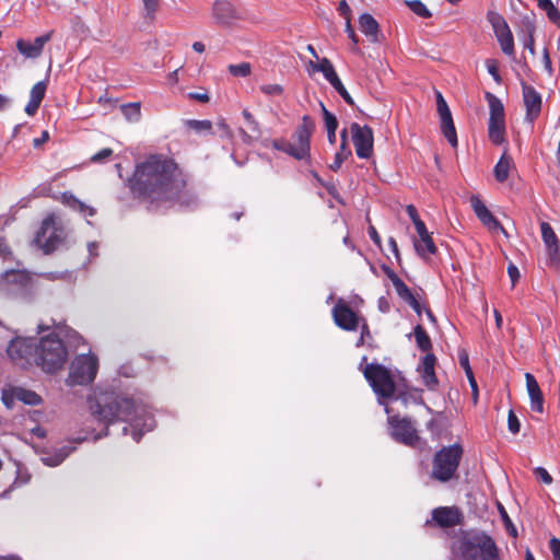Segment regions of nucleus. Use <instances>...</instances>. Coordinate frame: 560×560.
<instances>
[{"mask_svg":"<svg viewBox=\"0 0 560 560\" xmlns=\"http://www.w3.org/2000/svg\"><path fill=\"white\" fill-rule=\"evenodd\" d=\"M89 409L98 422L108 427L115 421H128L130 427L122 429V434L131 431V436L139 442L145 432L152 431L155 421L144 406L137 404L132 398L113 392H103L89 396ZM108 434V428L95 436V440Z\"/></svg>","mask_w":560,"mask_h":560,"instance_id":"1","label":"nucleus"},{"mask_svg":"<svg viewBox=\"0 0 560 560\" xmlns=\"http://www.w3.org/2000/svg\"><path fill=\"white\" fill-rule=\"evenodd\" d=\"M129 185L138 197L158 201L177 197L185 182L172 160L151 155L137 164Z\"/></svg>","mask_w":560,"mask_h":560,"instance_id":"2","label":"nucleus"},{"mask_svg":"<svg viewBox=\"0 0 560 560\" xmlns=\"http://www.w3.org/2000/svg\"><path fill=\"white\" fill-rule=\"evenodd\" d=\"M68 351L61 339L49 334L36 342L34 363L46 373H55L63 368Z\"/></svg>","mask_w":560,"mask_h":560,"instance_id":"3","label":"nucleus"},{"mask_svg":"<svg viewBox=\"0 0 560 560\" xmlns=\"http://www.w3.org/2000/svg\"><path fill=\"white\" fill-rule=\"evenodd\" d=\"M464 560H500L499 549L491 536L485 532H467L459 540Z\"/></svg>","mask_w":560,"mask_h":560,"instance_id":"4","label":"nucleus"},{"mask_svg":"<svg viewBox=\"0 0 560 560\" xmlns=\"http://www.w3.org/2000/svg\"><path fill=\"white\" fill-rule=\"evenodd\" d=\"M463 453L458 443L438 451L432 462V477L441 482L450 481L456 475Z\"/></svg>","mask_w":560,"mask_h":560,"instance_id":"5","label":"nucleus"},{"mask_svg":"<svg viewBox=\"0 0 560 560\" xmlns=\"http://www.w3.org/2000/svg\"><path fill=\"white\" fill-rule=\"evenodd\" d=\"M363 375L378 397V400L390 398L395 393V382L390 371L382 364L369 363L363 369Z\"/></svg>","mask_w":560,"mask_h":560,"instance_id":"6","label":"nucleus"},{"mask_svg":"<svg viewBox=\"0 0 560 560\" xmlns=\"http://www.w3.org/2000/svg\"><path fill=\"white\" fill-rule=\"evenodd\" d=\"M490 116L488 121V136L490 141L500 145L505 142V113L503 103L492 93H486Z\"/></svg>","mask_w":560,"mask_h":560,"instance_id":"7","label":"nucleus"},{"mask_svg":"<svg viewBox=\"0 0 560 560\" xmlns=\"http://www.w3.org/2000/svg\"><path fill=\"white\" fill-rule=\"evenodd\" d=\"M97 370L96 355L92 353L77 355L70 366L68 383L70 385H88L94 381Z\"/></svg>","mask_w":560,"mask_h":560,"instance_id":"8","label":"nucleus"},{"mask_svg":"<svg viewBox=\"0 0 560 560\" xmlns=\"http://www.w3.org/2000/svg\"><path fill=\"white\" fill-rule=\"evenodd\" d=\"M315 130V122L308 116L302 117L301 124L296 127L291 137L293 158L299 161L308 160L311 156V137Z\"/></svg>","mask_w":560,"mask_h":560,"instance_id":"9","label":"nucleus"},{"mask_svg":"<svg viewBox=\"0 0 560 560\" xmlns=\"http://www.w3.org/2000/svg\"><path fill=\"white\" fill-rule=\"evenodd\" d=\"M36 342V338H15L8 346V355L15 364L26 368L34 363Z\"/></svg>","mask_w":560,"mask_h":560,"instance_id":"10","label":"nucleus"},{"mask_svg":"<svg viewBox=\"0 0 560 560\" xmlns=\"http://www.w3.org/2000/svg\"><path fill=\"white\" fill-rule=\"evenodd\" d=\"M350 133L355 149V153L360 159H370L373 154L374 135L370 126H361L358 122L350 125Z\"/></svg>","mask_w":560,"mask_h":560,"instance_id":"11","label":"nucleus"},{"mask_svg":"<svg viewBox=\"0 0 560 560\" xmlns=\"http://www.w3.org/2000/svg\"><path fill=\"white\" fill-rule=\"evenodd\" d=\"M392 438L407 446H415L419 442V435L411 420L399 418L398 416L388 417Z\"/></svg>","mask_w":560,"mask_h":560,"instance_id":"12","label":"nucleus"},{"mask_svg":"<svg viewBox=\"0 0 560 560\" xmlns=\"http://www.w3.org/2000/svg\"><path fill=\"white\" fill-rule=\"evenodd\" d=\"M30 284L28 276L20 270H7L0 277V290L10 295L24 294Z\"/></svg>","mask_w":560,"mask_h":560,"instance_id":"13","label":"nucleus"},{"mask_svg":"<svg viewBox=\"0 0 560 560\" xmlns=\"http://www.w3.org/2000/svg\"><path fill=\"white\" fill-rule=\"evenodd\" d=\"M436 110L441 120V131L448 143L456 148L458 144L456 129L450 107L440 92H436Z\"/></svg>","mask_w":560,"mask_h":560,"instance_id":"14","label":"nucleus"},{"mask_svg":"<svg viewBox=\"0 0 560 560\" xmlns=\"http://www.w3.org/2000/svg\"><path fill=\"white\" fill-rule=\"evenodd\" d=\"M523 103L525 107V121L533 125L539 117L542 106L541 94L532 85L522 82Z\"/></svg>","mask_w":560,"mask_h":560,"instance_id":"15","label":"nucleus"},{"mask_svg":"<svg viewBox=\"0 0 560 560\" xmlns=\"http://www.w3.org/2000/svg\"><path fill=\"white\" fill-rule=\"evenodd\" d=\"M2 402L7 408L12 409L16 401H21L25 405L37 406L42 402V398L35 392L20 387L11 386L4 388L1 395Z\"/></svg>","mask_w":560,"mask_h":560,"instance_id":"16","label":"nucleus"},{"mask_svg":"<svg viewBox=\"0 0 560 560\" xmlns=\"http://www.w3.org/2000/svg\"><path fill=\"white\" fill-rule=\"evenodd\" d=\"M332 317L339 328L348 331L357 330L361 322V317L342 299L335 304Z\"/></svg>","mask_w":560,"mask_h":560,"instance_id":"17","label":"nucleus"},{"mask_svg":"<svg viewBox=\"0 0 560 560\" xmlns=\"http://www.w3.org/2000/svg\"><path fill=\"white\" fill-rule=\"evenodd\" d=\"M35 244L43 249L45 254L54 252L60 243L51 218H46L36 233Z\"/></svg>","mask_w":560,"mask_h":560,"instance_id":"18","label":"nucleus"},{"mask_svg":"<svg viewBox=\"0 0 560 560\" xmlns=\"http://www.w3.org/2000/svg\"><path fill=\"white\" fill-rule=\"evenodd\" d=\"M54 31H49L40 36H37L33 42L19 38L16 40V49L25 59H37L40 57L45 44L52 37Z\"/></svg>","mask_w":560,"mask_h":560,"instance_id":"19","label":"nucleus"},{"mask_svg":"<svg viewBox=\"0 0 560 560\" xmlns=\"http://www.w3.org/2000/svg\"><path fill=\"white\" fill-rule=\"evenodd\" d=\"M541 238L547 249L548 262L550 266H559L560 249L559 240L548 222L540 223Z\"/></svg>","mask_w":560,"mask_h":560,"instance_id":"20","label":"nucleus"},{"mask_svg":"<svg viewBox=\"0 0 560 560\" xmlns=\"http://www.w3.org/2000/svg\"><path fill=\"white\" fill-rule=\"evenodd\" d=\"M242 15V12L228 0H217L213 3L212 18L219 25H231Z\"/></svg>","mask_w":560,"mask_h":560,"instance_id":"21","label":"nucleus"},{"mask_svg":"<svg viewBox=\"0 0 560 560\" xmlns=\"http://www.w3.org/2000/svg\"><path fill=\"white\" fill-rule=\"evenodd\" d=\"M470 207L472 208L478 220L490 231L497 232L502 230V224L487 208L483 201L477 195H472L469 199Z\"/></svg>","mask_w":560,"mask_h":560,"instance_id":"22","label":"nucleus"},{"mask_svg":"<svg viewBox=\"0 0 560 560\" xmlns=\"http://www.w3.org/2000/svg\"><path fill=\"white\" fill-rule=\"evenodd\" d=\"M435 363H436V357L428 352L419 363L417 368V372L419 373L422 383L429 388V389H435L439 381L435 374Z\"/></svg>","mask_w":560,"mask_h":560,"instance_id":"23","label":"nucleus"},{"mask_svg":"<svg viewBox=\"0 0 560 560\" xmlns=\"http://www.w3.org/2000/svg\"><path fill=\"white\" fill-rule=\"evenodd\" d=\"M433 521L441 527H453L459 524L460 514L456 508H436L432 511Z\"/></svg>","mask_w":560,"mask_h":560,"instance_id":"24","label":"nucleus"},{"mask_svg":"<svg viewBox=\"0 0 560 560\" xmlns=\"http://www.w3.org/2000/svg\"><path fill=\"white\" fill-rule=\"evenodd\" d=\"M526 388L530 400V409L533 411L542 413L544 412V396L540 390V387L535 378V376L530 373L525 374Z\"/></svg>","mask_w":560,"mask_h":560,"instance_id":"25","label":"nucleus"},{"mask_svg":"<svg viewBox=\"0 0 560 560\" xmlns=\"http://www.w3.org/2000/svg\"><path fill=\"white\" fill-rule=\"evenodd\" d=\"M47 90V81H39L33 85L30 93V101L25 106V113L28 116H34L43 102Z\"/></svg>","mask_w":560,"mask_h":560,"instance_id":"26","label":"nucleus"},{"mask_svg":"<svg viewBox=\"0 0 560 560\" xmlns=\"http://www.w3.org/2000/svg\"><path fill=\"white\" fill-rule=\"evenodd\" d=\"M307 71L308 73L312 72H322L324 78L332 84V82H336L339 77L331 63V61L327 58L319 59V62L308 61L307 63Z\"/></svg>","mask_w":560,"mask_h":560,"instance_id":"27","label":"nucleus"},{"mask_svg":"<svg viewBox=\"0 0 560 560\" xmlns=\"http://www.w3.org/2000/svg\"><path fill=\"white\" fill-rule=\"evenodd\" d=\"M360 31L370 38L372 43H378L380 25L377 21L369 13H363L359 18Z\"/></svg>","mask_w":560,"mask_h":560,"instance_id":"28","label":"nucleus"},{"mask_svg":"<svg viewBox=\"0 0 560 560\" xmlns=\"http://www.w3.org/2000/svg\"><path fill=\"white\" fill-rule=\"evenodd\" d=\"M393 285L398 296L406 303H408L416 313L420 314L421 305L419 301L415 298L410 289L406 285V283L401 279H397L396 281H394Z\"/></svg>","mask_w":560,"mask_h":560,"instance_id":"29","label":"nucleus"},{"mask_svg":"<svg viewBox=\"0 0 560 560\" xmlns=\"http://www.w3.org/2000/svg\"><path fill=\"white\" fill-rule=\"evenodd\" d=\"M512 165V158L504 151L493 170L494 177L499 183H503L508 179Z\"/></svg>","mask_w":560,"mask_h":560,"instance_id":"30","label":"nucleus"},{"mask_svg":"<svg viewBox=\"0 0 560 560\" xmlns=\"http://www.w3.org/2000/svg\"><path fill=\"white\" fill-rule=\"evenodd\" d=\"M413 245L417 254L422 258H428L429 255L436 253V246L430 233H427V236H420Z\"/></svg>","mask_w":560,"mask_h":560,"instance_id":"31","label":"nucleus"},{"mask_svg":"<svg viewBox=\"0 0 560 560\" xmlns=\"http://www.w3.org/2000/svg\"><path fill=\"white\" fill-rule=\"evenodd\" d=\"M459 364L465 370V373L467 375V378H468L469 384H470L471 389H472L474 399H475V401H477L478 386H477V382L475 380L472 370H471L470 364H469L468 354L466 352L459 353Z\"/></svg>","mask_w":560,"mask_h":560,"instance_id":"32","label":"nucleus"},{"mask_svg":"<svg viewBox=\"0 0 560 560\" xmlns=\"http://www.w3.org/2000/svg\"><path fill=\"white\" fill-rule=\"evenodd\" d=\"M502 51L508 56L514 55V39L511 30L495 34Z\"/></svg>","mask_w":560,"mask_h":560,"instance_id":"33","label":"nucleus"},{"mask_svg":"<svg viewBox=\"0 0 560 560\" xmlns=\"http://www.w3.org/2000/svg\"><path fill=\"white\" fill-rule=\"evenodd\" d=\"M413 336L417 346L420 350L429 352L432 348V342L425 329L421 325H417L413 329Z\"/></svg>","mask_w":560,"mask_h":560,"instance_id":"34","label":"nucleus"},{"mask_svg":"<svg viewBox=\"0 0 560 560\" xmlns=\"http://www.w3.org/2000/svg\"><path fill=\"white\" fill-rule=\"evenodd\" d=\"M186 126L197 133H211L212 132V122L208 119L197 120V119H188L186 120Z\"/></svg>","mask_w":560,"mask_h":560,"instance_id":"35","label":"nucleus"},{"mask_svg":"<svg viewBox=\"0 0 560 560\" xmlns=\"http://www.w3.org/2000/svg\"><path fill=\"white\" fill-rule=\"evenodd\" d=\"M69 454L70 451H67L66 447H63L52 455L42 457V460L46 466L56 467L60 465Z\"/></svg>","mask_w":560,"mask_h":560,"instance_id":"36","label":"nucleus"},{"mask_svg":"<svg viewBox=\"0 0 560 560\" xmlns=\"http://www.w3.org/2000/svg\"><path fill=\"white\" fill-rule=\"evenodd\" d=\"M488 21L490 22L494 34L504 32L506 30H510L506 21L503 19L502 15L495 12H489L488 13Z\"/></svg>","mask_w":560,"mask_h":560,"instance_id":"37","label":"nucleus"},{"mask_svg":"<svg viewBox=\"0 0 560 560\" xmlns=\"http://www.w3.org/2000/svg\"><path fill=\"white\" fill-rule=\"evenodd\" d=\"M406 4L408 5V8L418 16L420 18H423V19H429L432 16V13L430 12V10L427 8V5L421 2L420 0H410V1H406Z\"/></svg>","mask_w":560,"mask_h":560,"instance_id":"38","label":"nucleus"},{"mask_svg":"<svg viewBox=\"0 0 560 560\" xmlns=\"http://www.w3.org/2000/svg\"><path fill=\"white\" fill-rule=\"evenodd\" d=\"M124 116L130 121H137L140 118V103H129L121 106Z\"/></svg>","mask_w":560,"mask_h":560,"instance_id":"39","label":"nucleus"},{"mask_svg":"<svg viewBox=\"0 0 560 560\" xmlns=\"http://www.w3.org/2000/svg\"><path fill=\"white\" fill-rule=\"evenodd\" d=\"M351 155V151L348 149V147L345 143L340 144V150L336 153L334 162L330 164V170L337 172L345 160L348 159V156Z\"/></svg>","mask_w":560,"mask_h":560,"instance_id":"40","label":"nucleus"},{"mask_svg":"<svg viewBox=\"0 0 560 560\" xmlns=\"http://www.w3.org/2000/svg\"><path fill=\"white\" fill-rule=\"evenodd\" d=\"M525 31H526V34L524 35V38H523V46H524V48L528 49L532 55H534L535 54V39H534L535 26L530 21L527 22Z\"/></svg>","mask_w":560,"mask_h":560,"instance_id":"41","label":"nucleus"},{"mask_svg":"<svg viewBox=\"0 0 560 560\" xmlns=\"http://www.w3.org/2000/svg\"><path fill=\"white\" fill-rule=\"evenodd\" d=\"M68 203H69V206L71 208H73L74 210H77V211H79V212H81L83 214H88L90 217H93L95 214V209L94 208L86 206L85 203H83L82 201L78 200L73 196L69 197Z\"/></svg>","mask_w":560,"mask_h":560,"instance_id":"42","label":"nucleus"},{"mask_svg":"<svg viewBox=\"0 0 560 560\" xmlns=\"http://www.w3.org/2000/svg\"><path fill=\"white\" fill-rule=\"evenodd\" d=\"M320 107L326 130H337L338 120L336 116L332 113H330L323 103H320Z\"/></svg>","mask_w":560,"mask_h":560,"instance_id":"43","label":"nucleus"},{"mask_svg":"<svg viewBox=\"0 0 560 560\" xmlns=\"http://www.w3.org/2000/svg\"><path fill=\"white\" fill-rule=\"evenodd\" d=\"M250 65L248 62H242L238 65H230L229 71L234 77H242L245 78L250 74Z\"/></svg>","mask_w":560,"mask_h":560,"instance_id":"44","label":"nucleus"},{"mask_svg":"<svg viewBox=\"0 0 560 560\" xmlns=\"http://www.w3.org/2000/svg\"><path fill=\"white\" fill-rule=\"evenodd\" d=\"M541 11L546 13L548 20L551 23L560 27V11L552 2L545 7Z\"/></svg>","mask_w":560,"mask_h":560,"instance_id":"45","label":"nucleus"},{"mask_svg":"<svg viewBox=\"0 0 560 560\" xmlns=\"http://www.w3.org/2000/svg\"><path fill=\"white\" fill-rule=\"evenodd\" d=\"M331 86L337 91V93L342 97V100L350 106L354 105V101L351 95L348 93L347 89L342 84L341 80L338 79L336 82H332Z\"/></svg>","mask_w":560,"mask_h":560,"instance_id":"46","label":"nucleus"},{"mask_svg":"<svg viewBox=\"0 0 560 560\" xmlns=\"http://www.w3.org/2000/svg\"><path fill=\"white\" fill-rule=\"evenodd\" d=\"M271 145L273 149L284 152L293 158V147L290 141L285 139H275L272 140Z\"/></svg>","mask_w":560,"mask_h":560,"instance_id":"47","label":"nucleus"},{"mask_svg":"<svg viewBox=\"0 0 560 560\" xmlns=\"http://www.w3.org/2000/svg\"><path fill=\"white\" fill-rule=\"evenodd\" d=\"M142 2L144 9V16L147 19L153 20L155 12L158 11L160 0H142Z\"/></svg>","mask_w":560,"mask_h":560,"instance_id":"48","label":"nucleus"},{"mask_svg":"<svg viewBox=\"0 0 560 560\" xmlns=\"http://www.w3.org/2000/svg\"><path fill=\"white\" fill-rule=\"evenodd\" d=\"M508 428L509 431L513 434H517L521 430L520 420L512 409L509 411L508 415Z\"/></svg>","mask_w":560,"mask_h":560,"instance_id":"49","label":"nucleus"},{"mask_svg":"<svg viewBox=\"0 0 560 560\" xmlns=\"http://www.w3.org/2000/svg\"><path fill=\"white\" fill-rule=\"evenodd\" d=\"M242 114H243L244 119L248 124L250 131L255 133V138H258L260 131H259V124L257 122V120L254 118V116L247 109H244Z\"/></svg>","mask_w":560,"mask_h":560,"instance_id":"50","label":"nucleus"},{"mask_svg":"<svg viewBox=\"0 0 560 560\" xmlns=\"http://www.w3.org/2000/svg\"><path fill=\"white\" fill-rule=\"evenodd\" d=\"M486 68L489 72V74L493 78V80L498 83L501 82V75L499 73L498 69V62L494 59H487L486 60Z\"/></svg>","mask_w":560,"mask_h":560,"instance_id":"51","label":"nucleus"},{"mask_svg":"<svg viewBox=\"0 0 560 560\" xmlns=\"http://www.w3.org/2000/svg\"><path fill=\"white\" fill-rule=\"evenodd\" d=\"M112 155H113V150L109 148H104L91 158V162L103 163L107 159H109Z\"/></svg>","mask_w":560,"mask_h":560,"instance_id":"52","label":"nucleus"},{"mask_svg":"<svg viewBox=\"0 0 560 560\" xmlns=\"http://www.w3.org/2000/svg\"><path fill=\"white\" fill-rule=\"evenodd\" d=\"M215 127H217L218 131L220 132V137L228 138V139L232 138V130L229 127V125L225 122L224 119H219L215 122Z\"/></svg>","mask_w":560,"mask_h":560,"instance_id":"53","label":"nucleus"},{"mask_svg":"<svg viewBox=\"0 0 560 560\" xmlns=\"http://www.w3.org/2000/svg\"><path fill=\"white\" fill-rule=\"evenodd\" d=\"M266 95H281L283 89L280 84H266L260 88Z\"/></svg>","mask_w":560,"mask_h":560,"instance_id":"54","label":"nucleus"},{"mask_svg":"<svg viewBox=\"0 0 560 560\" xmlns=\"http://www.w3.org/2000/svg\"><path fill=\"white\" fill-rule=\"evenodd\" d=\"M549 548L552 553L553 560H560V539L552 537L549 541Z\"/></svg>","mask_w":560,"mask_h":560,"instance_id":"55","label":"nucleus"},{"mask_svg":"<svg viewBox=\"0 0 560 560\" xmlns=\"http://www.w3.org/2000/svg\"><path fill=\"white\" fill-rule=\"evenodd\" d=\"M535 474L541 479L542 482L547 485L552 482L550 474L544 467H537L535 469Z\"/></svg>","mask_w":560,"mask_h":560,"instance_id":"56","label":"nucleus"},{"mask_svg":"<svg viewBox=\"0 0 560 560\" xmlns=\"http://www.w3.org/2000/svg\"><path fill=\"white\" fill-rule=\"evenodd\" d=\"M188 98L198 101L200 103L209 102V95L207 92H190L187 94Z\"/></svg>","mask_w":560,"mask_h":560,"instance_id":"57","label":"nucleus"},{"mask_svg":"<svg viewBox=\"0 0 560 560\" xmlns=\"http://www.w3.org/2000/svg\"><path fill=\"white\" fill-rule=\"evenodd\" d=\"M346 32L348 34V37L351 39L353 46L357 47V45L359 43V38L355 35L354 30L351 26L350 19H348V21H346Z\"/></svg>","mask_w":560,"mask_h":560,"instance_id":"58","label":"nucleus"},{"mask_svg":"<svg viewBox=\"0 0 560 560\" xmlns=\"http://www.w3.org/2000/svg\"><path fill=\"white\" fill-rule=\"evenodd\" d=\"M12 255L9 245L4 238H0V257L8 259Z\"/></svg>","mask_w":560,"mask_h":560,"instance_id":"59","label":"nucleus"},{"mask_svg":"<svg viewBox=\"0 0 560 560\" xmlns=\"http://www.w3.org/2000/svg\"><path fill=\"white\" fill-rule=\"evenodd\" d=\"M508 273L511 278L512 285L514 287L516 281L520 279V271L518 268L515 265H510L508 267Z\"/></svg>","mask_w":560,"mask_h":560,"instance_id":"60","label":"nucleus"},{"mask_svg":"<svg viewBox=\"0 0 560 560\" xmlns=\"http://www.w3.org/2000/svg\"><path fill=\"white\" fill-rule=\"evenodd\" d=\"M406 212L409 215L412 223H416L421 220L415 206L408 205L406 207Z\"/></svg>","mask_w":560,"mask_h":560,"instance_id":"61","label":"nucleus"},{"mask_svg":"<svg viewBox=\"0 0 560 560\" xmlns=\"http://www.w3.org/2000/svg\"><path fill=\"white\" fill-rule=\"evenodd\" d=\"M338 10H339L340 14L346 18V21H348V19H350L351 9L346 0H342L339 2Z\"/></svg>","mask_w":560,"mask_h":560,"instance_id":"62","label":"nucleus"},{"mask_svg":"<svg viewBox=\"0 0 560 560\" xmlns=\"http://www.w3.org/2000/svg\"><path fill=\"white\" fill-rule=\"evenodd\" d=\"M48 140H49V132L47 130H44L39 138H35L33 140V145H34V148H39L43 143L47 142Z\"/></svg>","mask_w":560,"mask_h":560,"instance_id":"63","label":"nucleus"},{"mask_svg":"<svg viewBox=\"0 0 560 560\" xmlns=\"http://www.w3.org/2000/svg\"><path fill=\"white\" fill-rule=\"evenodd\" d=\"M368 233H369V236L370 238L373 241V243L377 246L381 245V236L378 235L376 229L371 225L369 229H368Z\"/></svg>","mask_w":560,"mask_h":560,"instance_id":"64","label":"nucleus"}]
</instances>
